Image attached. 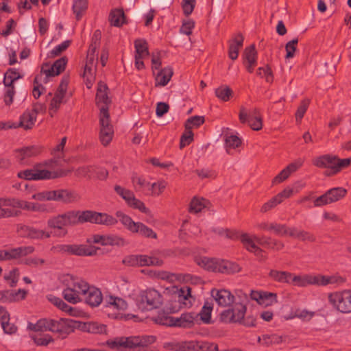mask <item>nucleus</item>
I'll return each mask as SVG.
<instances>
[{
    "mask_svg": "<svg viewBox=\"0 0 351 351\" xmlns=\"http://www.w3.org/2000/svg\"><path fill=\"white\" fill-rule=\"evenodd\" d=\"M156 341L154 335H137L117 337L106 341V344L119 351H153L149 346Z\"/></svg>",
    "mask_w": 351,
    "mask_h": 351,
    "instance_id": "1",
    "label": "nucleus"
},
{
    "mask_svg": "<svg viewBox=\"0 0 351 351\" xmlns=\"http://www.w3.org/2000/svg\"><path fill=\"white\" fill-rule=\"evenodd\" d=\"M195 301L191 287L186 285L176 288V291L167 301L164 310L167 313H176L182 308H190Z\"/></svg>",
    "mask_w": 351,
    "mask_h": 351,
    "instance_id": "2",
    "label": "nucleus"
},
{
    "mask_svg": "<svg viewBox=\"0 0 351 351\" xmlns=\"http://www.w3.org/2000/svg\"><path fill=\"white\" fill-rule=\"evenodd\" d=\"M312 163L319 168H326L327 176H334L351 164V158L340 159L336 156L325 154L313 159Z\"/></svg>",
    "mask_w": 351,
    "mask_h": 351,
    "instance_id": "3",
    "label": "nucleus"
},
{
    "mask_svg": "<svg viewBox=\"0 0 351 351\" xmlns=\"http://www.w3.org/2000/svg\"><path fill=\"white\" fill-rule=\"evenodd\" d=\"M197 263L208 271L226 274H233L241 270L240 266L236 263L214 258L202 257L197 260Z\"/></svg>",
    "mask_w": 351,
    "mask_h": 351,
    "instance_id": "4",
    "label": "nucleus"
},
{
    "mask_svg": "<svg viewBox=\"0 0 351 351\" xmlns=\"http://www.w3.org/2000/svg\"><path fill=\"white\" fill-rule=\"evenodd\" d=\"M88 283L80 278H71L66 288L62 291L64 299L72 304H76L82 301L86 291L88 290Z\"/></svg>",
    "mask_w": 351,
    "mask_h": 351,
    "instance_id": "5",
    "label": "nucleus"
},
{
    "mask_svg": "<svg viewBox=\"0 0 351 351\" xmlns=\"http://www.w3.org/2000/svg\"><path fill=\"white\" fill-rule=\"evenodd\" d=\"M240 241L245 247V248L249 251L254 254L258 257L265 258V252L264 251L260 248L256 244L257 242L259 245L263 246L265 248L269 249L271 247L272 241L274 239L271 237H258L256 235H250L247 233H242L240 235Z\"/></svg>",
    "mask_w": 351,
    "mask_h": 351,
    "instance_id": "6",
    "label": "nucleus"
},
{
    "mask_svg": "<svg viewBox=\"0 0 351 351\" xmlns=\"http://www.w3.org/2000/svg\"><path fill=\"white\" fill-rule=\"evenodd\" d=\"M29 328L35 331L49 330L53 332H58L64 336L69 335L73 330L67 320L64 319L59 320L40 319L33 327L32 324H30Z\"/></svg>",
    "mask_w": 351,
    "mask_h": 351,
    "instance_id": "7",
    "label": "nucleus"
},
{
    "mask_svg": "<svg viewBox=\"0 0 351 351\" xmlns=\"http://www.w3.org/2000/svg\"><path fill=\"white\" fill-rule=\"evenodd\" d=\"M162 301V295L158 291L147 289L140 292L136 299V305L141 311H152L159 308Z\"/></svg>",
    "mask_w": 351,
    "mask_h": 351,
    "instance_id": "8",
    "label": "nucleus"
},
{
    "mask_svg": "<svg viewBox=\"0 0 351 351\" xmlns=\"http://www.w3.org/2000/svg\"><path fill=\"white\" fill-rule=\"evenodd\" d=\"M99 248L94 246L77 244H60L51 247V251L56 254H67L80 256H92L97 254Z\"/></svg>",
    "mask_w": 351,
    "mask_h": 351,
    "instance_id": "9",
    "label": "nucleus"
},
{
    "mask_svg": "<svg viewBox=\"0 0 351 351\" xmlns=\"http://www.w3.org/2000/svg\"><path fill=\"white\" fill-rule=\"evenodd\" d=\"M329 303L341 313H351V289H345L328 294Z\"/></svg>",
    "mask_w": 351,
    "mask_h": 351,
    "instance_id": "10",
    "label": "nucleus"
},
{
    "mask_svg": "<svg viewBox=\"0 0 351 351\" xmlns=\"http://www.w3.org/2000/svg\"><path fill=\"white\" fill-rule=\"evenodd\" d=\"M152 276L157 279L167 281L171 283L176 282L191 284H197L201 282V279L198 277L192 276L189 274L182 273H171L167 271L158 270L150 271Z\"/></svg>",
    "mask_w": 351,
    "mask_h": 351,
    "instance_id": "11",
    "label": "nucleus"
},
{
    "mask_svg": "<svg viewBox=\"0 0 351 351\" xmlns=\"http://www.w3.org/2000/svg\"><path fill=\"white\" fill-rule=\"evenodd\" d=\"M114 190L117 195L125 200L129 207L137 209L145 214L150 213L149 209L145 206L141 200L136 198L132 191L117 184L114 186Z\"/></svg>",
    "mask_w": 351,
    "mask_h": 351,
    "instance_id": "12",
    "label": "nucleus"
},
{
    "mask_svg": "<svg viewBox=\"0 0 351 351\" xmlns=\"http://www.w3.org/2000/svg\"><path fill=\"white\" fill-rule=\"evenodd\" d=\"M246 311L245 304L236 302L231 308L221 312L220 319L226 323H240L243 319Z\"/></svg>",
    "mask_w": 351,
    "mask_h": 351,
    "instance_id": "13",
    "label": "nucleus"
},
{
    "mask_svg": "<svg viewBox=\"0 0 351 351\" xmlns=\"http://www.w3.org/2000/svg\"><path fill=\"white\" fill-rule=\"evenodd\" d=\"M239 121L242 123H247L248 125L255 131L263 128V119L258 108H254L248 113L246 108L241 106L239 114Z\"/></svg>",
    "mask_w": 351,
    "mask_h": 351,
    "instance_id": "14",
    "label": "nucleus"
},
{
    "mask_svg": "<svg viewBox=\"0 0 351 351\" xmlns=\"http://www.w3.org/2000/svg\"><path fill=\"white\" fill-rule=\"evenodd\" d=\"M99 123V139L103 145L107 146L113 138L114 130L112 125L110 124L109 113L106 111V109H101Z\"/></svg>",
    "mask_w": 351,
    "mask_h": 351,
    "instance_id": "15",
    "label": "nucleus"
},
{
    "mask_svg": "<svg viewBox=\"0 0 351 351\" xmlns=\"http://www.w3.org/2000/svg\"><path fill=\"white\" fill-rule=\"evenodd\" d=\"M347 194V190L343 187L332 188L327 191L322 195L314 200V206L316 207L322 206L336 202L343 198Z\"/></svg>",
    "mask_w": 351,
    "mask_h": 351,
    "instance_id": "16",
    "label": "nucleus"
},
{
    "mask_svg": "<svg viewBox=\"0 0 351 351\" xmlns=\"http://www.w3.org/2000/svg\"><path fill=\"white\" fill-rule=\"evenodd\" d=\"M32 202H27L17 198H5L3 197V207L14 213L10 217H16L21 215V211L15 208H20L24 210L29 211Z\"/></svg>",
    "mask_w": 351,
    "mask_h": 351,
    "instance_id": "17",
    "label": "nucleus"
},
{
    "mask_svg": "<svg viewBox=\"0 0 351 351\" xmlns=\"http://www.w3.org/2000/svg\"><path fill=\"white\" fill-rule=\"evenodd\" d=\"M16 231L20 237L30 238L32 239H47L51 237L50 233L48 232L43 230H38L23 223H19L16 225Z\"/></svg>",
    "mask_w": 351,
    "mask_h": 351,
    "instance_id": "18",
    "label": "nucleus"
},
{
    "mask_svg": "<svg viewBox=\"0 0 351 351\" xmlns=\"http://www.w3.org/2000/svg\"><path fill=\"white\" fill-rule=\"evenodd\" d=\"M34 251L33 246H21L9 250H0V261L17 259L21 256L32 254Z\"/></svg>",
    "mask_w": 351,
    "mask_h": 351,
    "instance_id": "19",
    "label": "nucleus"
},
{
    "mask_svg": "<svg viewBox=\"0 0 351 351\" xmlns=\"http://www.w3.org/2000/svg\"><path fill=\"white\" fill-rule=\"evenodd\" d=\"M52 161H49L44 164H39L35 167V180L54 179L66 175V173L62 169L59 171H51L43 168L44 166L50 167Z\"/></svg>",
    "mask_w": 351,
    "mask_h": 351,
    "instance_id": "20",
    "label": "nucleus"
},
{
    "mask_svg": "<svg viewBox=\"0 0 351 351\" xmlns=\"http://www.w3.org/2000/svg\"><path fill=\"white\" fill-rule=\"evenodd\" d=\"M135 66L138 70L145 68L143 60L149 56L148 45L146 40L137 39L134 41Z\"/></svg>",
    "mask_w": 351,
    "mask_h": 351,
    "instance_id": "21",
    "label": "nucleus"
},
{
    "mask_svg": "<svg viewBox=\"0 0 351 351\" xmlns=\"http://www.w3.org/2000/svg\"><path fill=\"white\" fill-rule=\"evenodd\" d=\"M250 297L252 300L256 301L258 304L264 306H269L278 303V296L275 293L252 291Z\"/></svg>",
    "mask_w": 351,
    "mask_h": 351,
    "instance_id": "22",
    "label": "nucleus"
},
{
    "mask_svg": "<svg viewBox=\"0 0 351 351\" xmlns=\"http://www.w3.org/2000/svg\"><path fill=\"white\" fill-rule=\"evenodd\" d=\"M304 162V159L298 158L290 163L274 177L272 180V184H278L286 180L291 173L298 171L303 165Z\"/></svg>",
    "mask_w": 351,
    "mask_h": 351,
    "instance_id": "23",
    "label": "nucleus"
},
{
    "mask_svg": "<svg viewBox=\"0 0 351 351\" xmlns=\"http://www.w3.org/2000/svg\"><path fill=\"white\" fill-rule=\"evenodd\" d=\"M210 293L215 301L220 306L226 307L234 302V295L227 289H213Z\"/></svg>",
    "mask_w": 351,
    "mask_h": 351,
    "instance_id": "24",
    "label": "nucleus"
},
{
    "mask_svg": "<svg viewBox=\"0 0 351 351\" xmlns=\"http://www.w3.org/2000/svg\"><path fill=\"white\" fill-rule=\"evenodd\" d=\"M82 301L91 307H97L103 301V295L99 289L88 284Z\"/></svg>",
    "mask_w": 351,
    "mask_h": 351,
    "instance_id": "25",
    "label": "nucleus"
},
{
    "mask_svg": "<svg viewBox=\"0 0 351 351\" xmlns=\"http://www.w3.org/2000/svg\"><path fill=\"white\" fill-rule=\"evenodd\" d=\"M108 86L106 84L100 82L98 84L97 90L96 93V103L100 109V114L101 109H106L108 112V105L110 104V99L108 96Z\"/></svg>",
    "mask_w": 351,
    "mask_h": 351,
    "instance_id": "26",
    "label": "nucleus"
},
{
    "mask_svg": "<svg viewBox=\"0 0 351 351\" xmlns=\"http://www.w3.org/2000/svg\"><path fill=\"white\" fill-rule=\"evenodd\" d=\"M37 117V111L35 109L27 110L20 117L19 123H14L17 128L21 127L25 130L32 129L35 124Z\"/></svg>",
    "mask_w": 351,
    "mask_h": 351,
    "instance_id": "27",
    "label": "nucleus"
},
{
    "mask_svg": "<svg viewBox=\"0 0 351 351\" xmlns=\"http://www.w3.org/2000/svg\"><path fill=\"white\" fill-rule=\"evenodd\" d=\"M53 201L62 202L65 204H70L77 201L80 196L77 193L67 189L54 190Z\"/></svg>",
    "mask_w": 351,
    "mask_h": 351,
    "instance_id": "28",
    "label": "nucleus"
},
{
    "mask_svg": "<svg viewBox=\"0 0 351 351\" xmlns=\"http://www.w3.org/2000/svg\"><path fill=\"white\" fill-rule=\"evenodd\" d=\"M243 40L244 38L241 34H236L231 40H230L228 56L231 60H235L237 59L239 50L243 47Z\"/></svg>",
    "mask_w": 351,
    "mask_h": 351,
    "instance_id": "29",
    "label": "nucleus"
},
{
    "mask_svg": "<svg viewBox=\"0 0 351 351\" xmlns=\"http://www.w3.org/2000/svg\"><path fill=\"white\" fill-rule=\"evenodd\" d=\"M193 340L166 342L163 348L170 351H193Z\"/></svg>",
    "mask_w": 351,
    "mask_h": 351,
    "instance_id": "30",
    "label": "nucleus"
},
{
    "mask_svg": "<svg viewBox=\"0 0 351 351\" xmlns=\"http://www.w3.org/2000/svg\"><path fill=\"white\" fill-rule=\"evenodd\" d=\"M41 152L40 147L29 146L16 150L15 155L20 162H23L27 159L40 154Z\"/></svg>",
    "mask_w": 351,
    "mask_h": 351,
    "instance_id": "31",
    "label": "nucleus"
},
{
    "mask_svg": "<svg viewBox=\"0 0 351 351\" xmlns=\"http://www.w3.org/2000/svg\"><path fill=\"white\" fill-rule=\"evenodd\" d=\"M197 317L193 312L184 313L179 317H174L173 326L181 328H191L194 326Z\"/></svg>",
    "mask_w": 351,
    "mask_h": 351,
    "instance_id": "32",
    "label": "nucleus"
},
{
    "mask_svg": "<svg viewBox=\"0 0 351 351\" xmlns=\"http://www.w3.org/2000/svg\"><path fill=\"white\" fill-rule=\"evenodd\" d=\"M10 316L8 311L0 307V323L5 333L12 335L17 331V327L10 322Z\"/></svg>",
    "mask_w": 351,
    "mask_h": 351,
    "instance_id": "33",
    "label": "nucleus"
},
{
    "mask_svg": "<svg viewBox=\"0 0 351 351\" xmlns=\"http://www.w3.org/2000/svg\"><path fill=\"white\" fill-rule=\"evenodd\" d=\"M97 62H93V60L86 62L83 77L84 79L86 87L90 89L95 79L96 64Z\"/></svg>",
    "mask_w": 351,
    "mask_h": 351,
    "instance_id": "34",
    "label": "nucleus"
},
{
    "mask_svg": "<svg viewBox=\"0 0 351 351\" xmlns=\"http://www.w3.org/2000/svg\"><path fill=\"white\" fill-rule=\"evenodd\" d=\"M291 279L289 284H292L298 287H306L309 285H316V276L312 275H294L291 273Z\"/></svg>",
    "mask_w": 351,
    "mask_h": 351,
    "instance_id": "35",
    "label": "nucleus"
},
{
    "mask_svg": "<svg viewBox=\"0 0 351 351\" xmlns=\"http://www.w3.org/2000/svg\"><path fill=\"white\" fill-rule=\"evenodd\" d=\"M101 32L99 30H96L93 36L91 44L89 46L86 61L93 60V62H97L98 61V53L97 49L100 45Z\"/></svg>",
    "mask_w": 351,
    "mask_h": 351,
    "instance_id": "36",
    "label": "nucleus"
},
{
    "mask_svg": "<svg viewBox=\"0 0 351 351\" xmlns=\"http://www.w3.org/2000/svg\"><path fill=\"white\" fill-rule=\"evenodd\" d=\"M27 295V291L23 289L14 291H4L1 292V300L3 302H12L23 300Z\"/></svg>",
    "mask_w": 351,
    "mask_h": 351,
    "instance_id": "37",
    "label": "nucleus"
},
{
    "mask_svg": "<svg viewBox=\"0 0 351 351\" xmlns=\"http://www.w3.org/2000/svg\"><path fill=\"white\" fill-rule=\"evenodd\" d=\"M173 69L171 67H165L161 69L155 78L156 86H165L171 80L173 75Z\"/></svg>",
    "mask_w": 351,
    "mask_h": 351,
    "instance_id": "38",
    "label": "nucleus"
},
{
    "mask_svg": "<svg viewBox=\"0 0 351 351\" xmlns=\"http://www.w3.org/2000/svg\"><path fill=\"white\" fill-rule=\"evenodd\" d=\"M49 300L57 308L68 313L69 315L75 316L77 315V308L68 305L61 298L55 296H51Z\"/></svg>",
    "mask_w": 351,
    "mask_h": 351,
    "instance_id": "39",
    "label": "nucleus"
},
{
    "mask_svg": "<svg viewBox=\"0 0 351 351\" xmlns=\"http://www.w3.org/2000/svg\"><path fill=\"white\" fill-rule=\"evenodd\" d=\"M291 237L298 239L303 242L313 243L316 241L315 236L311 232H308L304 230L298 229L295 227H293Z\"/></svg>",
    "mask_w": 351,
    "mask_h": 351,
    "instance_id": "40",
    "label": "nucleus"
},
{
    "mask_svg": "<svg viewBox=\"0 0 351 351\" xmlns=\"http://www.w3.org/2000/svg\"><path fill=\"white\" fill-rule=\"evenodd\" d=\"M109 21L111 25L121 27L125 23V16L123 9H114L109 15Z\"/></svg>",
    "mask_w": 351,
    "mask_h": 351,
    "instance_id": "41",
    "label": "nucleus"
},
{
    "mask_svg": "<svg viewBox=\"0 0 351 351\" xmlns=\"http://www.w3.org/2000/svg\"><path fill=\"white\" fill-rule=\"evenodd\" d=\"M193 351H219L217 343L202 340H193Z\"/></svg>",
    "mask_w": 351,
    "mask_h": 351,
    "instance_id": "42",
    "label": "nucleus"
},
{
    "mask_svg": "<svg viewBox=\"0 0 351 351\" xmlns=\"http://www.w3.org/2000/svg\"><path fill=\"white\" fill-rule=\"evenodd\" d=\"M285 338L283 336L277 334L263 335L258 337V341L261 342L265 346H269L274 344H280L285 341Z\"/></svg>",
    "mask_w": 351,
    "mask_h": 351,
    "instance_id": "43",
    "label": "nucleus"
},
{
    "mask_svg": "<svg viewBox=\"0 0 351 351\" xmlns=\"http://www.w3.org/2000/svg\"><path fill=\"white\" fill-rule=\"evenodd\" d=\"M117 221L118 220L112 215L96 212L94 223L110 226L115 225Z\"/></svg>",
    "mask_w": 351,
    "mask_h": 351,
    "instance_id": "44",
    "label": "nucleus"
},
{
    "mask_svg": "<svg viewBox=\"0 0 351 351\" xmlns=\"http://www.w3.org/2000/svg\"><path fill=\"white\" fill-rule=\"evenodd\" d=\"M116 216L121 224L130 232H132L135 227L136 226L137 222H135L128 215L125 214L122 211H117Z\"/></svg>",
    "mask_w": 351,
    "mask_h": 351,
    "instance_id": "45",
    "label": "nucleus"
},
{
    "mask_svg": "<svg viewBox=\"0 0 351 351\" xmlns=\"http://www.w3.org/2000/svg\"><path fill=\"white\" fill-rule=\"evenodd\" d=\"M293 227H289L286 224L272 222L271 232L279 237H290Z\"/></svg>",
    "mask_w": 351,
    "mask_h": 351,
    "instance_id": "46",
    "label": "nucleus"
},
{
    "mask_svg": "<svg viewBox=\"0 0 351 351\" xmlns=\"http://www.w3.org/2000/svg\"><path fill=\"white\" fill-rule=\"evenodd\" d=\"M132 233H136L142 237L147 238H157L156 233L154 232L152 228L147 227L141 222H137L136 226Z\"/></svg>",
    "mask_w": 351,
    "mask_h": 351,
    "instance_id": "47",
    "label": "nucleus"
},
{
    "mask_svg": "<svg viewBox=\"0 0 351 351\" xmlns=\"http://www.w3.org/2000/svg\"><path fill=\"white\" fill-rule=\"evenodd\" d=\"M132 182L137 191H143L148 195L151 184L144 178L134 176L132 178Z\"/></svg>",
    "mask_w": 351,
    "mask_h": 351,
    "instance_id": "48",
    "label": "nucleus"
},
{
    "mask_svg": "<svg viewBox=\"0 0 351 351\" xmlns=\"http://www.w3.org/2000/svg\"><path fill=\"white\" fill-rule=\"evenodd\" d=\"M208 201L204 198L193 197L190 203L189 212L198 213L201 212L206 205Z\"/></svg>",
    "mask_w": 351,
    "mask_h": 351,
    "instance_id": "49",
    "label": "nucleus"
},
{
    "mask_svg": "<svg viewBox=\"0 0 351 351\" xmlns=\"http://www.w3.org/2000/svg\"><path fill=\"white\" fill-rule=\"evenodd\" d=\"M269 276L274 280L278 282L289 283V279H291V273L288 271L271 269L269 273Z\"/></svg>",
    "mask_w": 351,
    "mask_h": 351,
    "instance_id": "50",
    "label": "nucleus"
},
{
    "mask_svg": "<svg viewBox=\"0 0 351 351\" xmlns=\"http://www.w3.org/2000/svg\"><path fill=\"white\" fill-rule=\"evenodd\" d=\"M317 285L326 286L329 284H341L344 282V279L341 277L316 276Z\"/></svg>",
    "mask_w": 351,
    "mask_h": 351,
    "instance_id": "51",
    "label": "nucleus"
},
{
    "mask_svg": "<svg viewBox=\"0 0 351 351\" xmlns=\"http://www.w3.org/2000/svg\"><path fill=\"white\" fill-rule=\"evenodd\" d=\"M88 8V0H73V11L80 20Z\"/></svg>",
    "mask_w": 351,
    "mask_h": 351,
    "instance_id": "52",
    "label": "nucleus"
},
{
    "mask_svg": "<svg viewBox=\"0 0 351 351\" xmlns=\"http://www.w3.org/2000/svg\"><path fill=\"white\" fill-rule=\"evenodd\" d=\"M21 77L16 70L9 69L4 75L3 84L5 86H14V82Z\"/></svg>",
    "mask_w": 351,
    "mask_h": 351,
    "instance_id": "53",
    "label": "nucleus"
},
{
    "mask_svg": "<svg viewBox=\"0 0 351 351\" xmlns=\"http://www.w3.org/2000/svg\"><path fill=\"white\" fill-rule=\"evenodd\" d=\"M107 305L117 310H125L128 307L127 302L121 298L110 295L106 299Z\"/></svg>",
    "mask_w": 351,
    "mask_h": 351,
    "instance_id": "54",
    "label": "nucleus"
},
{
    "mask_svg": "<svg viewBox=\"0 0 351 351\" xmlns=\"http://www.w3.org/2000/svg\"><path fill=\"white\" fill-rule=\"evenodd\" d=\"M96 170L97 167L95 166H83L76 169L75 175L82 178H95Z\"/></svg>",
    "mask_w": 351,
    "mask_h": 351,
    "instance_id": "55",
    "label": "nucleus"
},
{
    "mask_svg": "<svg viewBox=\"0 0 351 351\" xmlns=\"http://www.w3.org/2000/svg\"><path fill=\"white\" fill-rule=\"evenodd\" d=\"M241 144V140L236 135L226 136L225 145L227 152L232 154V149L239 147Z\"/></svg>",
    "mask_w": 351,
    "mask_h": 351,
    "instance_id": "56",
    "label": "nucleus"
},
{
    "mask_svg": "<svg viewBox=\"0 0 351 351\" xmlns=\"http://www.w3.org/2000/svg\"><path fill=\"white\" fill-rule=\"evenodd\" d=\"M152 320L159 325L166 326H173L174 317L166 315L165 313H159L158 315L152 317Z\"/></svg>",
    "mask_w": 351,
    "mask_h": 351,
    "instance_id": "57",
    "label": "nucleus"
},
{
    "mask_svg": "<svg viewBox=\"0 0 351 351\" xmlns=\"http://www.w3.org/2000/svg\"><path fill=\"white\" fill-rule=\"evenodd\" d=\"M215 95L223 101H228L232 95V90L227 86H221L215 89Z\"/></svg>",
    "mask_w": 351,
    "mask_h": 351,
    "instance_id": "58",
    "label": "nucleus"
},
{
    "mask_svg": "<svg viewBox=\"0 0 351 351\" xmlns=\"http://www.w3.org/2000/svg\"><path fill=\"white\" fill-rule=\"evenodd\" d=\"M313 316L314 312L298 308L294 311L290 316L286 317V319H291L297 317L302 320H310Z\"/></svg>",
    "mask_w": 351,
    "mask_h": 351,
    "instance_id": "59",
    "label": "nucleus"
},
{
    "mask_svg": "<svg viewBox=\"0 0 351 351\" xmlns=\"http://www.w3.org/2000/svg\"><path fill=\"white\" fill-rule=\"evenodd\" d=\"M167 186V182L165 180H158L150 184V189L148 195L153 196H159L164 191Z\"/></svg>",
    "mask_w": 351,
    "mask_h": 351,
    "instance_id": "60",
    "label": "nucleus"
},
{
    "mask_svg": "<svg viewBox=\"0 0 351 351\" xmlns=\"http://www.w3.org/2000/svg\"><path fill=\"white\" fill-rule=\"evenodd\" d=\"M77 223H94L96 212L92 210L77 211Z\"/></svg>",
    "mask_w": 351,
    "mask_h": 351,
    "instance_id": "61",
    "label": "nucleus"
},
{
    "mask_svg": "<svg viewBox=\"0 0 351 351\" xmlns=\"http://www.w3.org/2000/svg\"><path fill=\"white\" fill-rule=\"evenodd\" d=\"M144 255H131L125 257L123 263L128 266H143Z\"/></svg>",
    "mask_w": 351,
    "mask_h": 351,
    "instance_id": "62",
    "label": "nucleus"
},
{
    "mask_svg": "<svg viewBox=\"0 0 351 351\" xmlns=\"http://www.w3.org/2000/svg\"><path fill=\"white\" fill-rule=\"evenodd\" d=\"M213 306L209 302H205L199 313L201 320L206 324L210 323Z\"/></svg>",
    "mask_w": 351,
    "mask_h": 351,
    "instance_id": "63",
    "label": "nucleus"
},
{
    "mask_svg": "<svg viewBox=\"0 0 351 351\" xmlns=\"http://www.w3.org/2000/svg\"><path fill=\"white\" fill-rule=\"evenodd\" d=\"M47 226L50 228L58 230H62L66 226L61 215H58L49 219Z\"/></svg>",
    "mask_w": 351,
    "mask_h": 351,
    "instance_id": "64",
    "label": "nucleus"
}]
</instances>
